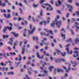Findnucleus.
I'll return each instance as SVG.
<instances>
[{
	"label": "nucleus",
	"instance_id": "obj_52",
	"mask_svg": "<svg viewBox=\"0 0 79 79\" xmlns=\"http://www.w3.org/2000/svg\"><path fill=\"white\" fill-rule=\"evenodd\" d=\"M22 43H23V41H20V44L19 45V46L20 47L21 46V45H22Z\"/></svg>",
	"mask_w": 79,
	"mask_h": 79
},
{
	"label": "nucleus",
	"instance_id": "obj_9",
	"mask_svg": "<svg viewBox=\"0 0 79 79\" xmlns=\"http://www.w3.org/2000/svg\"><path fill=\"white\" fill-rule=\"evenodd\" d=\"M67 6L68 7V8H69V11H71V9L73 8V6L69 4H67Z\"/></svg>",
	"mask_w": 79,
	"mask_h": 79
},
{
	"label": "nucleus",
	"instance_id": "obj_25",
	"mask_svg": "<svg viewBox=\"0 0 79 79\" xmlns=\"http://www.w3.org/2000/svg\"><path fill=\"white\" fill-rule=\"evenodd\" d=\"M7 27H5L3 31H4V32H5L6 31V30H7Z\"/></svg>",
	"mask_w": 79,
	"mask_h": 79
},
{
	"label": "nucleus",
	"instance_id": "obj_29",
	"mask_svg": "<svg viewBox=\"0 0 79 79\" xmlns=\"http://www.w3.org/2000/svg\"><path fill=\"white\" fill-rule=\"evenodd\" d=\"M53 68H54V67L53 66H51L49 68V70L50 71H52V69H53Z\"/></svg>",
	"mask_w": 79,
	"mask_h": 79
},
{
	"label": "nucleus",
	"instance_id": "obj_1",
	"mask_svg": "<svg viewBox=\"0 0 79 79\" xmlns=\"http://www.w3.org/2000/svg\"><path fill=\"white\" fill-rule=\"evenodd\" d=\"M57 21V19H55V22L54 21H53V23H51V27H54L55 26V24L56 23L57 26L58 27H60V25H61V21H60L58 22Z\"/></svg>",
	"mask_w": 79,
	"mask_h": 79
},
{
	"label": "nucleus",
	"instance_id": "obj_39",
	"mask_svg": "<svg viewBox=\"0 0 79 79\" xmlns=\"http://www.w3.org/2000/svg\"><path fill=\"white\" fill-rule=\"evenodd\" d=\"M45 1V0H41L40 1V3H44Z\"/></svg>",
	"mask_w": 79,
	"mask_h": 79
},
{
	"label": "nucleus",
	"instance_id": "obj_30",
	"mask_svg": "<svg viewBox=\"0 0 79 79\" xmlns=\"http://www.w3.org/2000/svg\"><path fill=\"white\" fill-rule=\"evenodd\" d=\"M51 19H50V18L49 17L48 18L47 23L48 24H49V23H50V20Z\"/></svg>",
	"mask_w": 79,
	"mask_h": 79
},
{
	"label": "nucleus",
	"instance_id": "obj_50",
	"mask_svg": "<svg viewBox=\"0 0 79 79\" xmlns=\"http://www.w3.org/2000/svg\"><path fill=\"white\" fill-rule=\"evenodd\" d=\"M68 76V75L67 73H65V75H64V77H66Z\"/></svg>",
	"mask_w": 79,
	"mask_h": 79
},
{
	"label": "nucleus",
	"instance_id": "obj_7",
	"mask_svg": "<svg viewBox=\"0 0 79 79\" xmlns=\"http://www.w3.org/2000/svg\"><path fill=\"white\" fill-rule=\"evenodd\" d=\"M37 56L38 58L40 59H41V58L42 59H43L44 58V56H42L41 58L40 57V55L39 54V53L38 52H37Z\"/></svg>",
	"mask_w": 79,
	"mask_h": 79
},
{
	"label": "nucleus",
	"instance_id": "obj_53",
	"mask_svg": "<svg viewBox=\"0 0 79 79\" xmlns=\"http://www.w3.org/2000/svg\"><path fill=\"white\" fill-rule=\"evenodd\" d=\"M62 68H63L65 70H66V67L65 66H63Z\"/></svg>",
	"mask_w": 79,
	"mask_h": 79
},
{
	"label": "nucleus",
	"instance_id": "obj_43",
	"mask_svg": "<svg viewBox=\"0 0 79 79\" xmlns=\"http://www.w3.org/2000/svg\"><path fill=\"white\" fill-rule=\"evenodd\" d=\"M75 42L76 43H77V42H79V40L78 38H77V39L75 40Z\"/></svg>",
	"mask_w": 79,
	"mask_h": 79
},
{
	"label": "nucleus",
	"instance_id": "obj_21",
	"mask_svg": "<svg viewBox=\"0 0 79 79\" xmlns=\"http://www.w3.org/2000/svg\"><path fill=\"white\" fill-rule=\"evenodd\" d=\"M74 53L75 54H76V55H77V56L78 57H79V52H77V51H74Z\"/></svg>",
	"mask_w": 79,
	"mask_h": 79
},
{
	"label": "nucleus",
	"instance_id": "obj_32",
	"mask_svg": "<svg viewBox=\"0 0 79 79\" xmlns=\"http://www.w3.org/2000/svg\"><path fill=\"white\" fill-rule=\"evenodd\" d=\"M19 10H20V13L23 15V10H22L21 8H19Z\"/></svg>",
	"mask_w": 79,
	"mask_h": 79
},
{
	"label": "nucleus",
	"instance_id": "obj_48",
	"mask_svg": "<svg viewBox=\"0 0 79 79\" xmlns=\"http://www.w3.org/2000/svg\"><path fill=\"white\" fill-rule=\"evenodd\" d=\"M43 43L45 45H48V44H49V43H48V42H46V43H44V42Z\"/></svg>",
	"mask_w": 79,
	"mask_h": 79
},
{
	"label": "nucleus",
	"instance_id": "obj_2",
	"mask_svg": "<svg viewBox=\"0 0 79 79\" xmlns=\"http://www.w3.org/2000/svg\"><path fill=\"white\" fill-rule=\"evenodd\" d=\"M41 35H44L45 36H50V33L49 32H48V33H46L45 32L42 33V32H41Z\"/></svg>",
	"mask_w": 79,
	"mask_h": 79
},
{
	"label": "nucleus",
	"instance_id": "obj_27",
	"mask_svg": "<svg viewBox=\"0 0 79 79\" xmlns=\"http://www.w3.org/2000/svg\"><path fill=\"white\" fill-rule=\"evenodd\" d=\"M23 50L22 51V53L23 54V55H24V52H25V48H23Z\"/></svg>",
	"mask_w": 79,
	"mask_h": 79
},
{
	"label": "nucleus",
	"instance_id": "obj_16",
	"mask_svg": "<svg viewBox=\"0 0 79 79\" xmlns=\"http://www.w3.org/2000/svg\"><path fill=\"white\" fill-rule=\"evenodd\" d=\"M32 19L33 22H35V21H37V22H39V20L37 19H35L34 18V17L32 18Z\"/></svg>",
	"mask_w": 79,
	"mask_h": 79
},
{
	"label": "nucleus",
	"instance_id": "obj_46",
	"mask_svg": "<svg viewBox=\"0 0 79 79\" xmlns=\"http://www.w3.org/2000/svg\"><path fill=\"white\" fill-rule=\"evenodd\" d=\"M50 60H51V61L53 60V58L52 57H49Z\"/></svg>",
	"mask_w": 79,
	"mask_h": 79
},
{
	"label": "nucleus",
	"instance_id": "obj_51",
	"mask_svg": "<svg viewBox=\"0 0 79 79\" xmlns=\"http://www.w3.org/2000/svg\"><path fill=\"white\" fill-rule=\"evenodd\" d=\"M35 48H36V49H38V48H39V46H35Z\"/></svg>",
	"mask_w": 79,
	"mask_h": 79
},
{
	"label": "nucleus",
	"instance_id": "obj_15",
	"mask_svg": "<svg viewBox=\"0 0 79 79\" xmlns=\"http://www.w3.org/2000/svg\"><path fill=\"white\" fill-rule=\"evenodd\" d=\"M0 5L2 6H5L6 5L5 3H2V1L0 0Z\"/></svg>",
	"mask_w": 79,
	"mask_h": 79
},
{
	"label": "nucleus",
	"instance_id": "obj_23",
	"mask_svg": "<svg viewBox=\"0 0 79 79\" xmlns=\"http://www.w3.org/2000/svg\"><path fill=\"white\" fill-rule=\"evenodd\" d=\"M10 63V66H11V64H12V62L11 61H8L6 62V64L7 63Z\"/></svg>",
	"mask_w": 79,
	"mask_h": 79
},
{
	"label": "nucleus",
	"instance_id": "obj_58",
	"mask_svg": "<svg viewBox=\"0 0 79 79\" xmlns=\"http://www.w3.org/2000/svg\"><path fill=\"white\" fill-rule=\"evenodd\" d=\"M77 64V63H76L74 65H73V67H75V66H76Z\"/></svg>",
	"mask_w": 79,
	"mask_h": 79
},
{
	"label": "nucleus",
	"instance_id": "obj_31",
	"mask_svg": "<svg viewBox=\"0 0 79 79\" xmlns=\"http://www.w3.org/2000/svg\"><path fill=\"white\" fill-rule=\"evenodd\" d=\"M17 44H18V41H16L14 43V44L15 46H16V45H17Z\"/></svg>",
	"mask_w": 79,
	"mask_h": 79
},
{
	"label": "nucleus",
	"instance_id": "obj_18",
	"mask_svg": "<svg viewBox=\"0 0 79 79\" xmlns=\"http://www.w3.org/2000/svg\"><path fill=\"white\" fill-rule=\"evenodd\" d=\"M62 37L63 39H64L66 38L65 37V34H63L62 33H61Z\"/></svg>",
	"mask_w": 79,
	"mask_h": 79
},
{
	"label": "nucleus",
	"instance_id": "obj_47",
	"mask_svg": "<svg viewBox=\"0 0 79 79\" xmlns=\"http://www.w3.org/2000/svg\"><path fill=\"white\" fill-rule=\"evenodd\" d=\"M19 61H21V56L20 55H19Z\"/></svg>",
	"mask_w": 79,
	"mask_h": 79
},
{
	"label": "nucleus",
	"instance_id": "obj_41",
	"mask_svg": "<svg viewBox=\"0 0 79 79\" xmlns=\"http://www.w3.org/2000/svg\"><path fill=\"white\" fill-rule=\"evenodd\" d=\"M60 31H61V32H62V31H63V32H65V31H66V30H65V29H64V28H62Z\"/></svg>",
	"mask_w": 79,
	"mask_h": 79
},
{
	"label": "nucleus",
	"instance_id": "obj_40",
	"mask_svg": "<svg viewBox=\"0 0 79 79\" xmlns=\"http://www.w3.org/2000/svg\"><path fill=\"white\" fill-rule=\"evenodd\" d=\"M47 40V38H44V40L42 41V42L43 43H44V41H45V40Z\"/></svg>",
	"mask_w": 79,
	"mask_h": 79
},
{
	"label": "nucleus",
	"instance_id": "obj_24",
	"mask_svg": "<svg viewBox=\"0 0 79 79\" xmlns=\"http://www.w3.org/2000/svg\"><path fill=\"white\" fill-rule=\"evenodd\" d=\"M7 27V29L10 31H11V30H12V27Z\"/></svg>",
	"mask_w": 79,
	"mask_h": 79
},
{
	"label": "nucleus",
	"instance_id": "obj_49",
	"mask_svg": "<svg viewBox=\"0 0 79 79\" xmlns=\"http://www.w3.org/2000/svg\"><path fill=\"white\" fill-rule=\"evenodd\" d=\"M75 26L76 27V26H77L79 25V23H78L77 22H75Z\"/></svg>",
	"mask_w": 79,
	"mask_h": 79
},
{
	"label": "nucleus",
	"instance_id": "obj_57",
	"mask_svg": "<svg viewBox=\"0 0 79 79\" xmlns=\"http://www.w3.org/2000/svg\"><path fill=\"white\" fill-rule=\"evenodd\" d=\"M45 55L46 56H50V54H49V53H46V54H45Z\"/></svg>",
	"mask_w": 79,
	"mask_h": 79
},
{
	"label": "nucleus",
	"instance_id": "obj_19",
	"mask_svg": "<svg viewBox=\"0 0 79 79\" xmlns=\"http://www.w3.org/2000/svg\"><path fill=\"white\" fill-rule=\"evenodd\" d=\"M8 74L9 75H14V73L13 72H8Z\"/></svg>",
	"mask_w": 79,
	"mask_h": 79
},
{
	"label": "nucleus",
	"instance_id": "obj_14",
	"mask_svg": "<svg viewBox=\"0 0 79 79\" xmlns=\"http://www.w3.org/2000/svg\"><path fill=\"white\" fill-rule=\"evenodd\" d=\"M58 3L59 4H58V3H56V6H59V5H61V2L60 0H59L58 1Z\"/></svg>",
	"mask_w": 79,
	"mask_h": 79
},
{
	"label": "nucleus",
	"instance_id": "obj_20",
	"mask_svg": "<svg viewBox=\"0 0 79 79\" xmlns=\"http://www.w3.org/2000/svg\"><path fill=\"white\" fill-rule=\"evenodd\" d=\"M16 53H15V52H13V53L12 52H10L9 53L10 55H16Z\"/></svg>",
	"mask_w": 79,
	"mask_h": 79
},
{
	"label": "nucleus",
	"instance_id": "obj_22",
	"mask_svg": "<svg viewBox=\"0 0 79 79\" xmlns=\"http://www.w3.org/2000/svg\"><path fill=\"white\" fill-rule=\"evenodd\" d=\"M3 71H8V68L6 67L5 68L4 67L3 68Z\"/></svg>",
	"mask_w": 79,
	"mask_h": 79
},
{
	"label": "nucleus",
	"instance_id": "obj_17",
	"mask_svg": "<svg viewBox=\"0 0 79 79\" xmlns=\"http://www.w3.org/2000/svg\"><path fill=\"white\" fill-rule=\"evenodd\" d=\"M3 38L4 39H6V38H8V37H9V35H2Z\"/></svg>",
	"mask_w": 79,
	"mask_h": 79
},
{
	"label": "nucleus",
	"instance_id": "obj_12",
	"mask_svg": "<svg viewBox=\"0 0 79 79\" xmlns=\"http://www.w3.org/2000/svg\"><path fill=\"white\" fill-rule=\"evenodd\" d=\"M4 16L6 18H11V16L10 15V14H9L7 16L6 14H4Z\"/></svg>",
	"mask_w": 79,
	"mask_h": 79
},
{
	"label": "nucleus",
	"instance_id": "obj_11",
	"mask_svg": "<svg viewBox=\"0 0 79 79\" xmlns=\"http://www.w3.org/2000/svg\"><path fill=\"white\" fill-rule=\"evenodd\" d=\"M69 48H66V50L67 52L68 53V54H72L73 53V51H71L69 53Z\"/></svg>",
	"mask_w": 79,
	"mask_h": 79
},
{
	"label": "nucleus",
	"instance_id": "obj_10",
	"mask_svg": "<svg viewBox=\"0 0 79 79\" xmlns=\"http://www.w3.org/2000/svg\"><path fill=\"white\" fill-rule=\"evenodd\" d=\"M50 7V6H49V7H47L46 10H50V11H52L53 10V7H52V6H51V8Z\"/></svg>",
	"mask_w": 79,
	"mask_h": 79
},
{
	"label": "nucleus",
	"instance_id": "obj_37",
	"mask_svg": "<svg viewBox=\"0 0 79 79\" xmlns=\"http://www.w3.org/2000/svg\"><path fill=\"white\" fill-rule=\"evenodd\" d=\"M63 70L61 69H57V72L59 73V72H60L61 71H63Z\"/></svg>",
	"mask_w": 79,
	"mask_h": 79
},
{
	"label": "nucleus",
	"instance_id": "obj_56",
	"mask_svg": "<svg viewBox=\"0 0 79 79\" xmlns=\"http://www.w3.org/2000/svg\"><path fill=\"white\" fill-rule=\"evenodd\" d=\"M24 41V44H27V42H28L27 40H25Z\"/></svg>",
	"mask_w": 79,
	"mask_h": 79
},
{
	"label": "nucleus",
	"instance_id": "obj_34",
	"mask_svg": "<svg viewBox=\"0 0 79 79\" xmlns=\"http://www.w3.org/2000/svg\"><path fill=\"white\" fill-rule=\"evenodd\" d=\"M14 15H15L16 16H18V13L17 12H14L13 13Z\"/></svg>",
	"mask_w": 79,
	"mask_h": 79
},
{
	"label": "nucleus",
	"instance_id": "obj_64",
	"mask_svg": "<svg viewBox=\"0 0 79 79\" xmlns=\"http://www.w3.org/2000/svg\"><path fill=\"white\" fill-rule=\"evenodd\" d=\"M68 2L69 3H72V0H69L68 1Z\"/></svg>",
	"mask_w": 79,
	"mask_h": 79
},
{
	"label": "nucleus",
	"instance_id": "obj_60",
	"mask_svg": "<svg viewBox=\"0 0 79 79\" xmlns=\"http://www.w3.org/2000/svg\"><path fill=\"white\" fill-rule=\"evenodd\" d=\"M27 48H30V45L29 44H27Z\"/></svg>",
	"mask_w": 79,
	"mask_h": 79
},
{
	"label": "nucleus",
	"instance_id": "obj_44",
	"mask_svg": "<svg viewBox=\"0 0 79 79\" xmlns=\"http://www.w3.org/2000/svg\"><path fill=\"white\" fill-rule=\"evenodd\" d=\"M71 41H72V40H71V39L69 38L68 40L67 41V42H71Z\"/></svg>",
	"mask_w": 79,
	"mask_h": 79
},
{
	"label": "nucleus",
	"instance_id": "obj_54",
	"mask_svg": "<svg viewBox=\"0 0 79 79\" xmlns=\"http://www.w3.org/2000/svg\"><path fill=\"white\" fill-rule=\"evenodd\" d=\"M57 11L58 13H59V14H61V11H60V10H57Z\"/></svg>",
	"mask_w": 79,
	"mask_h": 79
},
{
	"label": "nucleus",
	"instance_id": "obj_4",
	"mask_svg": "<svg viewBox=\"0 0 79 79\" xmlns=\"http://www.w3.org/2000/svg\"><path fill=\"white\" fill-rule=\"evenodd\" d=\"M35 30V27H34V28H33V30L31 31H30V30H29L28 31H29V33L30 35H31V34H32L33 33V32H34Z\"/></svg>",
	"mask_w": 79,
	"mask_h": 79
},
{
	"label": "nucleus",
	"instance_id": "obj_28",
	"mask_svg": "<svg viewBox=\"0 0 79 79\" xmlns=\"http://www.w3.org/2000/svg\"><path fill=\"white\" fill-rule=\"evenodd\" d=\"M75 27L77 28L76 29V31H77H77H78V30H79V27L77 26H76Z\"/></svg>",
	"mask_w": 79,
	"mask_h": 79
},
{
	"label": "nucleus",
	"instance_id": "obj_36",
	"mask_svg": "<svg viewBox=\"0 0 79 79\" xmlns=\"http://www.w3.org/2000/svg\"><path fill=\"white\" fill-rule=\"evenodd\" d=\"M26 77L27 78H24V79H30V78H29V77H28V75H25Z\"/></svg>",
	"mask_w": 79,
	"mask_h": 79
},
{
	"label": "nucleus",
	"instance_id": "obj_26",
	"mask_svg": "<svg viewBox=\"0 0 79 79\" xmlns=\"http://www.w3.org/2000/svg\"><path fill=\"white\" fill-rule=\"evenodd\" d=\"M59 61L60 60H59V59H56L55 60V61L56 63H58Z\"/></svg>",
	"mask_w": 79,
	"mask_h": 79
},
{
	"label": "nucleus",
	"instance_id": "obj_59",
	"mask_svg": "<svg viewBox=\"0 0 79 79\" xmlns=\"http://www.w3.org/2000/svg\"><path fill=\"white\" fill-rule=\"evenodd\" d=\"M8 49L10 51V50H11V48H10V47H8Z\"/></svg>",
	"mask_w": 79,
	"mask_h": 79
},
{
	"label": "nucleus",
	"instance_id": "obj_42",
	"mask_svg": "<svg viewBox=\"0 0 79 79\" xmlns=\"http://www.w3.org/2000/svg\"><path fill=\"white\" fill-rule=\"evenodd\" d=\"M33 39L34 40H35V39H36L37 40H38V38L37 37H33Z\"/></svg>",
	"mask_w": 79,
	"mask_h": 79
},
{
	"label": "nucleus",
	"instance_id": "obj_35",
	"mask_svg": "<svg viewBox=\"0 0 79 79\" xmlns=\"http://www.w3.org/2000/svg\"><path fill=\"white\" fill-rule=\"evenodd\" d=\"M44 5H45V6H50V8H51V5L50 4H48V3L45 4Z\"/></svg>",
	"mask_w": 79,
	"mask_h": 79
},
{
	"label": "nucleus",
	"instance_id": "obj_6",
	"mask_svg": "<svg viewBox=\"0 0 79 79\" xmlns=\"http://www.w3.org/2000/svg\"><path fill=\"white\" fill-rule=\"evenodd\" d=\"M44 31H45V32H50L51 34H53V32L52 30H50L49 31L48 30V29L44 28Z\"/></svg>",
	"mask_w": 79,
	"mask_h": 79
},
{
	"label": "nucleus",
	"instance_id": "obj_8",
	"mask_svg": "<svg viewBox=\"0 0 79 79\" xmlns=\"http://www.w3.org/2000/svg\"><path fill=\"white\" fill-rule=\"evenodd\" d=\"M44 23L45 26H46L47 22H46V21H43V22H40V25H42Z\"/></svg>",
	"mask_w": 79,
	"mask_h": 79
},
{
	"label": "nucleus",
	"instance_id": "obj_63",
	"mask_svg": "<svg viewBox=\"0 0 79 79\" xmlns=\"http://www.w3.org/2000/svg\"><path fill=\"white\" fill-rule=\"evenodd\" d=\"M28 73L29 74H31V72L29 71V70H28Z\"/></svg>",
	"mask_w": 79,
	"mask_h": 79
},
{
	"label": "nucleus",
	"instance_id": "obj_45",
	"mask_svg": "<svg viewBox=\"0 0 79 79\" xmlns=\"http://www.w3.org/2000/svg\"><path fill=\"white\" fill-rule=\"evenodd\" d=\"M43 13V11H41L40 13V16H43V14H42Z\"/></svg>",
	"mask_w": 79,
	"mask_h": 79
},
{
	"label": "nucleus",
	"instance_id": "obj_5",
	"mask_svg": "<svg viewBox=\"0 0 79 79\" xmlns=\"http://www.w3.org/2000/svg\"><path fill=\"white\" fill-rule=\"evenodd\" d=\"M11 34H12L14 36H15V37H18L19 36V34H16V33H15V32H11Z\"/></svg>",
	"mask_w": 79,
	"mask_h": 79
},
{
	"label": "nucleus",
	"instance_id": "obj_38",
	"mask_svg": "<svg viewBox=\"0 0 79 79\" xmlns=\"http://www.w3.org/2000/svg\"><path fill=\"white\" fill-rule=\"evenodd\" d=\"M1 12L2 13H6V11L5 10H1Z\"/></svg>",
	"mask_w": 79,
	"mask_h": 79
},
{
	"label": "nucleus",
	"instance_id": "obj_62",
	"mask_svg": "<svg viewBox=\"0 0 79 79\" xmlns=\"http://www.w3.org/2000/svg\"><path fill=\"white\" fill-rule=\"evenodd\" d=\"M69 13H68L67 14V15L66 16V17H67V18L69 17Z\"/></svg>",
	"mask_w": 79,
	"mask_h": 79
},
{
	"label": "nucleus",
	"instance_id": "obj_55",
	"mask_svg": "<svg viewBox=\"0 0 79 79\" xmlns=\"http://www.w3.org/2000/svg\"><path fill=\"white\" fill-rule=\"evenodd\" d=\"M33 6H34V7H37V6H38V5L34 4Z\"/></svg>",
	"mask_w": 79,
	"mask_h": 79
},
{
	"label": "nucleus",
	"instance_id": "obj_33",
	"mask_svg": "<svg viewBox=\"0 0 79 79\" xmlns=\"http://www.w3.org/2000/svg\"><path fill=\"white\" fill-rule=\"evenodd\" d=\"M45 76V75L44 74H39L38 75V76L39 77H44Z\"/></svg>",
	"mask_w": 79,
	"mask_h": 79
},
{
	"label": "nucleus",
	"instance_id": "obj_61",
	"mask_svg": "<svg viewBox=\"0 0 79 79\" xmlns=\"http://www.w3.org/2000/svg\"><path fill=\"white\" fill-rule=\"evenodd\" d=\"M44 73L45 74H47V73H48L47 71L46 70H44Z\"/></svg>",
	"mask_w": 79,
	"mask_h": 79
},
{
	"label": "nucleus",
	"instance_id": "obj_3",
	"mask_svg": "<svg viewBox=\"0 0 79 79\" xmlns=\"http://www.w3.org/2000/svg\"><path fill=\"white\" fill-rule=\"evenodd\" d=\"M56 52L57 53H60L61 54V55L63 56H66V52H65L64 53L61 52L60 51L58 50V49H56Z\"/></svg>",
	"mask_w": 79,
	"mask_h": 79
},
{
	"label": "nucleus",
	"instance_id": "obj_13",
	"mask_svg": "<svg viewBox=\"0 0 79 79\" xmlns=\"http://www.w3.org/2000/svg\"><path fill=\"white\" fill-rule=\"evenodd\" d=\"M68 66L69 68H68V69H67L66 70V72H67L68 73V71H69L70 70H71V64H68Z\"/></svg>",
	"mask_w": 79,
	"mask_h": 79
}]
</instances>
